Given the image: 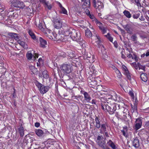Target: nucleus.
I'll return each instance as SVG.
<instances>
[{
  "label": "nucleus",
  "instance_id": "dca6fc26",
  "mask_svg": "<svg viewBox=\"0 0 149 149\" xmlns=\"http://www.w3.org/2000/svg\"><path fill=\"white\" fill-rule=\"evenodd\" d=\"M35 22L36 26L40 30L42 31L44 30V29L42 26V24L40 22V20L39 19L37 18L36 19Z\"/></svg>",
  "mask_w": 149,
  "mask_h": 149
},
{
  "label": "nucleus",
  "instance_id": "f3484780",
  "mask_svg": "<svg viewBox=\"0 0 149 149\" xmlns=\"http://www.w3.org/2000/svg\"><path fill=\"white\" fill-rule=\"evenodd\" d=\"M49 34L47 36L50 39H54L55 38L56 36V34L55 33H53L51 31L48 30L47 31Z\"/></svg>",
  "mask_w": 149,
  "mask_h": 149
},
{
  "label": "nucleus",
  "instance_id": "774afa93",
  "mask_svg": "<svg viewBox=\"0 0 149 149\" xmlns=\"http://www.w3.org/2000/svg\"><path fill=\"white\" fill-rule=\"evenodd\" d=\"M134 59L136 61H138V58L136 56H135Z\"/></svg>",
  "mask_w": 149,
  "mask_h": 149
},
{
  "label": "nucleus",
  "instance_id": "0e129e2a",
  "mask_svg": "<svg viewBox=\"0 0 149 149\" xmlns=\"http://www.w3.org/2000/svg\"><path fill=\"white\" fill-rule=\"evenodd\" d=\"M121 54H122V57L123 58H125V56L123 54V52H121Z\"/></svg>",
  "mask_w": 149,
  "mask_h": 149
},
{
  "label": "nucleus",
  "instance_id": "b1692460",
  "mask_svg": "<svg viewBox=\"0 0 149 149\" xmlns=\"http://www.w3.org/2000/svg\"><path fill=\"white\" fill-rule=\"evenodd\" d=\"M35 132L36 135H38V136H42L43 134V131L41 130H35Z\"/></svg>",
  "mask_w": 149,
  "mask_h": 149
},
{
  "label": "nucleus",
  "instance_id": "8fccbe9b",
  "mask_svg": "<svg viewBox=\"0 0 149 149\" xmlns=\"http://www.w3.org/2000/svg\"><path fill=\"white\" fill-rule=\"evenodd\" d=\"M102 139H104L102 137L101 138V137L100 136H98L97 139V142L98 141H101Z\"/></svg>",
  "mask_w": 149,
  "mask_h": 149
},
{
  "label": "nucleus",
  "instance_id": "69168bd1",
  "mask_svg": "<svg viewBox=\"0 0 149 149\" xmlns=\"http://www.w3.org/2000/svg\"><path fill=\"white\" fill-rule=\"evenodd\" d=\"M145 55L146 56H149V52H147L146 53Z\"/></svg>",
  "mask_w": 149,
  "mask_h": 149
},
{
  "label": "nucleus",
  "instance_id": "f704fd0d",
  "mask_svg": "<svg viewBox=\"0 0 149 149\" xmlns=\"http://www.w3.org/2000/svg\"><path fill=\"white\" fill-rule=\"evenodd\" d=\"M60 13L66 15H68L67 11L64 7L62 8L61 9H60Z\"/></svg>",
  "mask_w": 149,
  "mask_h": 149
},
{
  "label": "nucleus",
  "instance_id": "4468645a",
  "mask_svg": "<svg viewBox=\"0 0 149 149\" xmlns=\"http://www.w3.org/2000/svg\"><path fill=\"white\" fill-rule=\"evenodd\" d=\"M122 67L124 74L126 75L129 79H130L131 76L127 68L125 65H123Z\"/></svg>",
  "mask_w": 149,
  "mask_h": 149
},
{
  "label": "nucleus",
  "instance_id": "37998d69",
  "mask_svg": "<svg viewBox=\"0 0 149 149\" xmlns=\"http://www.w3.org/2000/svg\"><path fill=\"white\" fill-rule=\"evenodd\" d=\"M100 29L101 31L103 34H104L106 33L107 30V29L104 26L102 27V28H100Z\"/></svg>",
  "mask_w": 149,
  "mask_h": 149
},
{
  "label": "nucleus",
  "instance_id": "680f3d73",
  "mask_svg": "<svg viewBox=\"0 0 149 149\" xmlns=\"http://www.w3.org/2000/svg\"><path fill=\"white\" fill-rule=\"evenodd\" d=\"M34 57L36 59L38 58V54H35L33 55Z\"/></svg>",
  "mask_w": 149,
  "mask_h": 149
},
{
  "label": "nucleus",
  "instance_id": "2eb2a0df",
  "mask_svg": "<svg viewBox=\"0 0 149 149\" xmlns=\"http://www.w3.org/2000/svg\"><path fill=\"white\" fill-rule=\"evenodd\" d=\"M94 38L93 41L96 42L98 45H100L101 41L99 36L98 35L96 34L94 36Z\"/></svg>",
  "mask_w": 149,
  "mask_h": 149
},
{
  "label": "nucleus",
  "instance_id": "c85d7f7f",
  "mask_svg": "<svg viewBox=\"0 0 149 149\" xmlns=\"http://www.w3.org/2000/svg\"><path fill=\"white\" fill-rule=\"evenodd\" d=\"M123 13L125 16L128 18H130L131 17V15L129 11L125 10L124 11Z\"/></svg>",
  "mask_w": 149,
  "mask_h": 149
},
{
  "label": "nucleus",
  "instance_id": "a878e982",
  "mask_svg": "<svg viewBox=\"0 0 149 149\" xmlns=\"http://www.w3.org/2000/svg\"><path fill=\"white\" fill-rule=\"evenodd\" d=\"M85 35L86 37L90 38L92 36V34L89 29H87L86 30Z\"/></svg>",
  "mask_w": 149,
  "mask_h": 149
},
{
  "label": "nucleus",
  "instance_id": "20e7f679",
  "mask_svg": "<svg viewBox=\"0 0 149 149\" xmlns=\"http://www.w3.org/2000/svg\"><path fill=\"white\" fill-rule=\"evenodd\" d=\"M60 68L64 74H69L73 70L72 66L70 64H63L61 66Z\"/></svg>",
  "mask_w": 149,
  "mask_h": 149
},
{
  "label": "nucleus",
  "instance_id": "3c124183",
  "mask_svg": "<svg viewBox=\"0 0 149 149\" xmlns=\"http://www.w3.org/2000/svg\"><path fill=\"white\" fill-rule=\"evenodd\" d=\"M39 1L41 3L43 4L44 5L47 2L45 0H39Z\"/></svg>",
  "mask_w": 149,
  "mask_h": 149
},
{
  "label": "nucleus",
  "instance_id": "aec40b11",
  "mask_svg": "<svg viewBox=\"0 0 149 149\" xmlns=\"http://www.w3.org/2000/svg\"><path fill=\"white\" fill-rule=\"evenodd\" d=\"M132 143L133 146L136 148L139 147V141L137 138H135L134 139Z\"/></svg>",
  "mask_w": 149,
  "mask_h": 149
},
{
  "label": "nucleus",
  "instance_id": "bb28decb",
  "mask_svg": "<svg viewBox=\"0 0 149 149\" xmlns=\"http://www.w3.org/2000/svg\"><path fill=\"white\" fill-rule=\"evenodd\" d=\"M8 35L12 38H15V39H18V36L15 33H8Z\"/></svg>",
  "mask_w": 149,
  "mask_h": 149
},
{
  "label": "nucleus",
  "instance_id": "4c0bfd02",
  "mask_svg": "<svg viewBox=\"0 0 149 149\" xmlns=\"http://www.w3.org/2000/svg\"><path fill=\"white\" fill-rule=\"evenodd\" d=\"M33 54L30 52H28L27 53L26 56L27 58V59L29 60H30L33 57Z\"/></svg>",
  "mask_w": 149,
  "mask_h": 149
},
{
  "label": "nucleus",
  "instance_id": "13d9d810",
  "mask_svg": "<svg viewBox=\"0 0 149 149\" xmlns=\"http://www.w3.org/2000/svg\"><path fill=\"white\" fill-rule=\"evenodd\" d=\"M90 18H91L92 19H94L95 18V17L93 15H91V14H90V15H88Z\"/></svg>",
  "mask_w": 149,
  "mask_h": 149
},
{
  "label": "nucleus",
  "instance_id": "6e6d98bb",
  "mask_svg": "<svg viewBox=\"0 0 149 149\" xmlns=\"http://www.w3.org/2000/svg\"><path fill=\"white\" fill-rule=\"evenodd\" d=\"M100 133L103 134H105V135L107 136H108V131H105V132H104L103 133Z\"/></svg>",
  "mask_w": 149,
  "mask_h": 149
},
{
  "label": "nucleus",
  "instance_id": "f8f14e48",
  "mask_svg": "<svg viewBox=\"0 0 149 149\" xmlns=\"http://www.w3.org/2000/svg\"><path fill=\"white\" fill-rule=\"evenodd\" d=\"M136 124L135 126V129L138 130L140 128L142 125V123L141 119L137 118L136 121Z\"/></svg>",
  "mask_w": 149,
  "mask_h": 149
},
{
  "label": "nucleus",
  "instance_id": "de8ad7c7",
  "mask_svg": "<svg viewBox=\"0 0 149 149\" xmlns=\"http://www.w3.org/2000/svg\"><path fill=\"white\" fill-rule=\"evenodd\" d=\"M4 6L0 4V12H2L4 10Z\"/></svg>",
  "mask_w": 149,
  "mask_h": 149
},
{
  "label": "nucleus",
  "instance_id": "393cba45",
  "mask_svg": "<svg viewBox=\"0 0 149 149\" xmlns=\"http://www.w3.org/2000/svg\"><path fill=\"white\" fill-rule=\"evenodd\" d=\"M28 33L31 37L33 39H35L36 38V36L31 30H29L28 31Z\"/></svg>",
  "mask_w": 149,
  "mask_h": 149
},
{
  "label": "nucleus",
  "instance_id": "6ab92c4d",
  "mask_svg": "<svg viewBox=\"0 0 149 149\" xmlns=\"http://www.w3.org/2000/svg\"><path fill=\"white\" fill-rule=\"evenodd\" d=\"M98 145L104 149L105 148L106 142L104 139H102L101 141H97Z\"/></svg>",
  "mask_w": 149,
  "mask_h": 149
},
{
  "label": "nucleus",
  "instance_id": "864d4df0",
  "mask_svg": "<svg viewBox=\"0 0 149 149\" xmlns=\"http://www.w3.org/2000/svg\"><path fill=\"white\" fill-rule=\"evenodd\" d=\"M85 12L87 15H88L90 14V11L88 9H86Z\"/></svg>",
  "mask_w": 149,
  "mask_h": 149
},
{
  "label": "nucleus",
  "instance_id": "423d86ee",
  "mask_svg": "<svg viewBox=\"0 0 149 149\" xmlns=\"http://www.w3.org/2000/svg\"><path fill=\"white\" fill-rule=\"evenodd\" d=\"M113 95L110 94L107 95L105 96L104 97L101 98V103L102 102V101L104 103H107V102H109L111 103L113 101Z\"/></svg>",
  "mask_w": 149,
  "mask_h": 149
},
{
  "label": "nucleus",
  "instance_id": "6e6552de",
  "mask_svg": "<svg viewBox=\"0 0 149 149\" xmlns=\"http://www.w3.org/2000/svg\"><path fill=\"white\" fill-rule=\"evenodd\" d=\"M13 5L14 7L20 8H23L25 6V5L23 2L19 1H16L13 2Z\"/></svg>",
  "mask_w": 149,
  "mask_h": 149
},
{
  "label": "nucleus",
  "instance_id": "e2e57ef3",
  "mask_svg": "<svg viewBox=\"0 0 149 149\" xmlns=\"http://www.w3.org/2000/svg\"><path fill=\"white\" fill-rule=\"evenodd\" d=\"M139 19L141 21H144L145 19L143 16H141V17L139 18Z\"/></svg>",
  "mask_w": 149,
  "mask_h": 149
},
{
  "label": "nucleus",
  "instance_id": "bf43d9fd",
  "mask_svg": "<svg viewBox=\"0 0 149 149\" xmlns=\"http://www.w3.org/2000/svg\"><path fill=\"white\" fill-rule=\"evenodd\" d=\"M114 45L115 46V47L116 48H117L118 47V44L117 43V42L116 41H115L113 43Z\"/></svg>",
  "mask_w": 149,
  "mask_h": 149
},
{
  "label": "nucleus",
  "instance_id": "e433bc0d",
  "mask_svg": "<svg viewBox=\"0 0 149 149\" xmlns=\"http://www.w3.org/2000/svg\"><path fill=\"white\" fill-rule=\"evenodd\" d=\"M108 143L113 149H116V147L115 146L111 141H109L108 142Z\"/></svg>",
  "mask_w": 149,
  "mask_h": 149
},
{
  "label": "nucleus",
  "instance_id": "cd10ccee",
  "mask_svg": "<svg viewBox=\"0 0 149 149\" xmlns=\"http://www.w3.org/2000/svg\"><path fill=\"white\" fill-rule=\"evenodd\" d=\"M131 65L132 67H134L136 69H138V67H139V68H140V65L139 63H138L137 64H136V62H134L131 63Z\"/></svg>",
  "mask_w": 149,
  "mask_h": 149
},
{
  "label": "nucleus",
  "instance_id": "473e14b6",
  "mask_svg": "<svg viewBox=\"0 0 149 149\" xmlns=\"http://www.w3.org/2000/svg\"><path fill=\"white\" fill-rule=\"evenodd\" d=\"M29 69L34 74L36 72L37 69L33 65H30L29 67Z\"/></svg>",
  "mask_w": 149,
  "mask_h": 149
},
{
  "label": "nucleus",
  "instance_id": "72a5a7b5",
  "mask_svg": "<svg viewBox=\"0 0 149 149\" xmlns=\"http://www.w3.org/2000/svg\"><path fill=\"white\" fill-rule=\"evenodd\" d=\"M45 7L47 8L49 10H50L52 8V6L51 4H50L48 2H47L44 5Z\"/></svg>",
  "mask_w": 149,
  "mask_h": 149
},
{
  "label": "nucleus",
  "instance_id": "4be33fe9",
  "mask_svg": "<svg viewBox=\"0 0 149 149\" xmlns=\"http://www.w3.org/2000/svg\"><path fill=\"white\" fill-rule=\"evenodd\" d=\"M84 8H89L90 6V0H85L82 5Z\"/></svg>",
  "mask_w": 149,
  "mask_h": 149
},
{
  "label": "nucleus",
  "instance_id": "052dcab7",
  "mask_svg": "<svg viewBox=\"0 0 149 149\" xmlns=\"http://www.w3.org/2000/svg\"><path fill=\"white\" fill-rule=\"evenodd\" d=\"M27 11L28 12L31 13H32L31 12L32 11V10H31L29 8L27 7Z\"/></svg>",
  "mask_w": 149,
  "mask_h": 149
},
{
  "label": "nucleus",
  "instance_id": "f03ea898",
  "mask_svg": "<svg viewBox=\"0 0 149 149\" xmlns=\"http://www.w3.org/2000/svg\"><path fill=\"white\" fill-rule=\"evenodd\" d=\"M101 106L102 109L104 111L108 112L110 114H113L116 109V104L113 102L110 103L108 102L105 104L102 101Z\"/></svg>",
  "mask_w": 149,
  "mask_h": 149
},
{
  "label": "nucleus",
  "instance_id": "f257e3e1",
  "mask_svg": "<svg viewBox=\"0 0 149 149\" xmlns=\"http://www.w3.org/2000/svg\"><path fill=\"white\" fill-rule=\"evenodd\" d=\"M65 36H70L71 39L79 43L83 48L86 47L85 42L81 38L80 33L75 30L72 28L69 29L65 33Z\"/></svg>",
  "mask_w": 149,
  "mask_h": 149
},
{
  "label": "nucleus",
  "instance_id": "4d7b16f0",
  "mask_svg": "<svg viewBox=\"0 0 149 149\" xmlns=\"http://www.w3.org/2000/svg\"><path fill=\"white\" fill-rule=\"evenodd\" d=\"M143 3L142 4V5H141L142 6H145L146 5V3L145 0H143Z\"/></svg>",
  "mask_w": 149,
  "mask_h": 149
},
{
  "label": "nucleus",
  "instance_id": "49530a36",
  "mask_svg": "<svg viewBox=\"0 0 149 149\" xmlns=\"http://www.w3.org/2000/svg\"><path fill=\"white\" fill-rule=\"evenodd\" d=\"M69 56L71 58H72L75 55L72 52L70 51L69 52Z\"/></svg>",
  "mask_w": 149,
  "mask_h": 149
},
{
  "label": "nucleus",
  "instance_id": "a19ab883",
  "mask_svg": "<svg viewBox=\"0 0 149 149\" xmlns=\"http://www.w3.org/2000/svg\"><path fill=\"white\" fill-rule=\"evenodd\" d=\"M137 39V36L135 34H134L132 35L131 37V40L133 41H134L136 40Z\"/></svg>",
  "mask_w": 149,
  "mask_h": 149
},
{
  "label": "nucleus",
  "instance_id": "ea45409f",
  "mask_svg": "<svg viewBox=\"0 0 149 149\" xmlns=\"http://www.w3.org/2000/svg\"><path fill=\"white\" fill-rule=\"evenodd\" d=\"M17 42L20 45L22 46L23 47H25V43L23 41L20 40H19L17 41Z\"/></svg>",
  "mask_w": 149,
  "mask_h": 149
},
{
  "label": "nucleus",
  "instance_id": "9d476101",
  "mask_svg": "<svg viewBox=\"0 0 149 149\" xmlns=\"http://www.w3.org/2000/svg\"><path fill=\"white\" fill-rule=\"evenodd\" d=\"M124 28L127 31V33L130 34L133 33V29L132 26L130 24H127L124 26Z\"/></svg>",
  "mask_w": 149,
  "mask_h": 149
},
{
  "label": "nucleus",
  "instance_id": "2f4dec72",
  "mask_svg": "<svg viewBox=\"0 0 149 149\" xmlns=\"http://www.w3.org/2000/svg\"><path fill=\"white\" fill-rule=\"evenodd\" d=\"M113 68L115 70L116 73L118 74V78H120L121 77V74L119 71L114 66H113Z\"/></svg>",
  "mask_w": 149,
  "mask_h": 149
},
{
  "label": "nucleus",
  "instance_id": "0eeeda50",
  "mask_svg": "<svg viewBox=\"0 0 149 149\" xmlns=\"http://www.w3.org/2000/svg\"><path fill=\"white\" fill-rule=\"evenodd\" d=\"M54 26L55 28L59 29L61 28L62 23L60 18H57L54 20Z\"/></svg>",
  "mask_w": 149,
  "mask_h": 149
},
{
  "label": "nucleus",
  "instance_id": "7ed1b4c3",
  "mask_svg": "<svg viewBox=\"0 0 149 149\" xmlns=\"http://www.w3.org/2000/svg\"><path fill=\"white\" fill-rule=\"evenodd\" d=\"M35 84L41 94H44L46 93L49 88V86H45L37 81L35 82Z\"/></svg>",
  "mask_w": 149,
  "mask_h": 149
},
{
  "label": "nucleus",
  "instance_id": "c756f323",
  "mask_svg": "<svg viewBox=\"0 0 149 149\" xmlns=\"http://www.w3.org/2000/svg\"><path fill=\"white\" fill-rule=\"evenodd\" d=\"M130 1L133 2H134V1L136 3V4L138 8L141 7L142 6L141 5L140 2L139 0H130Z\"/></svg>",
  "mask_w": 149,
  "mask_h": 149
},
{
  "label": "nucleus",
  "instance_id": "79ce46f5",
  "mask_svg": "<svg viewBox=\"0 0 149 149\" xmlns=\"http://www.w3.org/2000/svg\"><path fill=\"white\" fill-rule=\"evenodd\" d=\"M42 74L43 75V77L47 79L49 77V76L47 73L46 71H43Z\"/></svg>",
  "mask_w": 149,
  "mask_h": 149
},
{
  "label": "nucleus",
  "instance_id": "c9c22d12",
  "mask_svg": "<svg viewBox=\"0 0 149 149\" xmlns=\"http://www.w3.org/2000/svg\"><path fill=\"white\" fill-rule=\"evenodd\" d=\"M104 36L108 39H109L110 42H113V38L110 36V35L109 33H108L107 35H105Z\"/></svg>",
  "mask_w": 149,
  "mask_h": 149
},
{
  "label": "nucleus",
  "instance_id": "7c9ffc66",
  "mask_svg": "<svg viewBox=\"0 0 149 149\" xmlns=\"http://www.w3.org/2000/svg\"><path fill=\"white\" fill-rule=\"evenodd\" d=\"M18 130L21 136H23L24 134V130L23 127H21L19 128Z\"/></svg>",
  "mask_w": 149,
  "mask_h": 149
},
{
  "label": "nucleus",
  "instance_id": "39448f33",
  "mask_svg": "<svg viewBox=\"0 0 149 149\" xmlns=\"http://www.w3.org/2000/svg\"><path fill=\"white\" fill-rule=\"evenodd\" d=\"M93 6L95 8L100 10L104 7L103 3L100 0H93Z\"/></svg>",
  "mask_w": 149,
  "mask_h": 149
},
{
  "label": "nucleus",
  "instance_id": "603ef678",
  "mask_svg": "<svg viewBox=\"0 0 149 149\" xmlns=\"http://www.w3.org/2000/svg\"><path fill=\"white\" fill-rule=\"evenodd\" d=\"M130 95L132 97L134 98V95L133 92L132 91H130L129 93Z\"/></svg>",
  "mask_w": 149,
  "mask_h": 149
},
{
  "label": "nucleus",
  "instance_id": "5701e85b",
  "mask_svg": "<svg viewBox=\"0 0 149 149\" xmlns=\"http://www.w3.org/2000/svg\"><path fill=\"white\" fill-rule=\"evenodd\" d=\"M87 59L91 63H93L95 61V57L93 55H91L90 56H88Z\"/></svg>",
  "mask_w": 149,
  "mask_h": 149
},
{
  "label": "nucleus",
  "instance_id": "c03bdc74",
  "mask_svg": "<svg viewBox=\"0 0 149 149\" xmlns=\"http://www.w3.org/2000/svg\"><path fill=\"white\" fill-rule=\"evenodd\" d=\"M140 15V13H138L134 14L132 17L134 19H137L139 17Z\"/></svg>",
  "mask_w": 149,
  "mask_h": 149
},
{
  "label": "nucleus",
  "instance_id": "9b49d317",
  "mask_svg": "<svg viewBox=\"0 0 149 149\" xmlns=\"http://www.w3.org/2000/svg\"><path fill=\"white\" fill-rule=\"evenodd\" d=\"M81 93L83 94L85 100L87 102H89L91 99L90 95L87 92L83 91H81Z\"/></svg>",
  "mask_w": 149,
  "mask_h": 149
},
{
  "label": "nucleus",
  "instance_id": "5fc2aeb1",
  "mask_svg": "<svg viewBox=\"0 0 149 149\" xmlns=\"http://www.w3.org/2000/svg\"><path fill=\"white\" fill-rule=\"evenodd\" d=\"M40 125V124L39 123H36L35 124V126L36 127H39Z\"/></svg>",
  "mask_w": 149,
  "mask_h": 149
},
{
  "label": "nucleus",
  "instance_id": "58836bf2",
  "mask_svg": "<svg viewBox=\"0 0 149 149\" xmlns=\"http://www.w3.org/2000/svg\"><path fill=\"white\" fill-rule=\"evenodd\" d=\"M127 127H124L123 130H121V131L122 132L123 135L125 136H127V134H126V132H127Z\"/></svg>",
  "mask_w": 149,
  "mask_h": 149
},
{
  "label": "nucleus",
  "instance_id": "a211bd4d",
  "mask_svg": "<svg viewBox=\"0 0 149 149\" xmlns=\"http://www.w3.org/2000/svg\"><path fill=\"white\" fill-rule=\"evenodd\" d=\"M39 40L40 43V46L43 48L45 47L47 45L46 41L41 37L39 38Z\"/></svg>",
  "mask_w": 149,
  "mask_h": 149
},
{
  "label": "nucleus",
  "instance_id": "09e8293b",
  "mask_svg": "<svg viewBox=\"0 0 149 149\" xmlns=\"http://www.w3.org/2000/svg\"><path fill=\"white\" fill-rule=\"evenodd\" d=\"M127 56L128 58H131L132 59H133V58L132 57V55L130 54H128L127 55Z\"/></svg>",
  "mask_w": 149,
  "mask_h": 149
},
{
  "label": "nucleus",
  "instance_id": "412c9836",
  "mask_svg": "<svg viewBox=\"0 0 149 149\" xmlns=\"http://www.w3.org/2000/svg\"><path fill=\"white\" fill-rule=\"evenodd\" d=\"M140 78L142 81L145 82H146L148 80L147 75L145 73H142L141 74Z\"/></svg>",
  "mask_w": 149,
  "mask_h": 149
},
{
  "label": "nucleus",
  "instance_id": "ddd939ff",
  "mask_svg": "<svg viewBox=\"0 0 149 149\" xmlns=\"http://www.w3.org/2000/svg\"><path fill=\"white\" fill-rule=\"evenodd\" d=\"M100 119L99 118L95 116V123L94 124L95 126L97 129H99L101 126L100 121Z\"/></svg>",
  "mask_w": 149,
  "mask_h": 149
},
{
  "label": "nucleus",
  "instance_id": "a18cd8bd",
  "mask_svg": "<svg viewBox=\"0 0 149 149\" xmlns=\"http://www.w3.org/2000/svg\"><path fill=\"white\" fill-rule=\"evenodd\" d=\"M97 25L98 26L100 29L102 27L104 26L102 24L99 22H97Z\"/></svg>",
  "mask_w": 149,
  "mask_h": 149
},
{
  "label": "nucleus",
  "instance_id": "338daca9",
  "mask_svg": "<svg viewBox=\"0 0 149 149\" xmlns=\"http://www.w3.org/2000/svg\"><path fill=\"white\" fill-rule=\"evenodd\" d=\"M16 15V16L17 15L16 12L14 13L13 14V15L14 17H15Z\"/></svg>",
  "mask_w": 149,
  "mask_h": 149
},
{
  "label": "nucleus",
  "instance_id": "1a4fd4ad",
  "mask_svg": "<svg viewBox=\"0 0 149 149\" xmlns=\"http://www.w3.org/2000/svg\"><path fill=\"white\" fill-rule=\"evenodd\" d=\"M100 129V133H103L109 130V126L106 123L102 124Z\"/></svg>",
  "mask_w": 149,
  "mask_h": 149
}]
</instances>
